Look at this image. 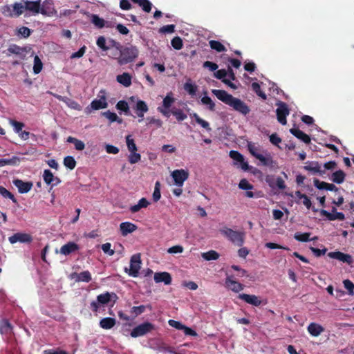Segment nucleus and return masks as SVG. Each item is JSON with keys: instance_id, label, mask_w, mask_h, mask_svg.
I'll return each instance as SVG.
<instances>
[{"instance_id": "1", "label": "nucleus", "mask_w": 354, "mask_h": 354, "mask_svg": "<svg viewBox=\"0 0 354 354\" xmlns=\"http://www.w3.org/2000/svg\"><path fill=\"white\" fill-rule=\"evenodd\" d=\"M212 92L219 100L232 107L237 112L244 115L250 113V107L243 101L233 97L225 90L213 89Z\"/></svg>"}, {"instance_id": "2", "label": "nucleus", "mask_w": 354, "mask_h": 354, "mask_svg": "<svg viewBox=\"0 0 354 354\" xmlns=\"http://www.w3.org/2000/svg\"><path fill=\"white\" fill-rule=\"evenodd\" d=\"M138 56V50L136 46H124L118 52L112 53V57L117 59L120 65L127 64L132 62Z\"/></svg>"}, {"instance_id": "3", "label": "nucleus", "mask_w": 354, "mask_h": 354, "mask_svg": "<svg viewBox=\"0 0 354 354\" xmlns=\"http://www.w3.org/2000/svg\"><path fill=\"white\" fill-rule=\"evenodd\" d=\"M220 232L236 246L241 247L245 242V234L244 232L235 231L228 227L221 229Z\"/></svg>"}, {"instance_id": "4", "label": "nucleus", "mask_w": 354, "mask_h": 354, "mask_svg": "<svg viewBox=\"0 0 354 354\" xmlns=\"http://www.w3.org/2000/svg\"><path fill=\"white\" fill-rule=\"evenodd\" d=\"M155 329V326L148 322H144L136 326L131 332L132 337L143 336Z\"/></svg>"}, {"instance_id": "5", "label": "nucleus", "mask_w": 354, "mask_h": 354, "mask_svg": "<svg viewBox=\"0 0 354 354\" xmlns=\"http://www.w3.org/2000/svg\"><path fill=\"white\" fill-rule=\"evenodd\" d=\"M110 301V294L109 292H106L97 295L96 301H92L91 302L90 308L94 313L97 314L100 305L108 304Z\"/></svg>"}, {"instance_id": "6", "label": "nucleus", "mask_w": 354, "mask_h": 354, "mask_svg": "<svg viewBox=\"0 0 354 354\" xmlns=\"http://www.w3.org/2000/svg\"><path fill=\"white\" fill-rule=\"evenodd\" d=\"M141 265V259L140 254H136L131 257L130 260V268L128 270L127 268H125V272H128L129 275L137 277L139 274V270L140 269Z\"/></svg>"}, {"instance_id": "7", "label": "nucleus", "mask_w": 354, "mask_h": 354, "mask_svg": "<svg viewBox=\"0 0 354 354\" xmlns=\"http://www.w3.org/2000/svg\"><path fill=\"white\" fill-rule=\"evenodd\" d=\"M277 105L278 108L276 110L277 120L280 124L285 125L287 123L286 117L289 115L290 110L283 102H279Z\"/></svg>"}, {"instance_id": "8", "label": "nucleus", "mask_w": 354, "mask_h": 354, "mask_svg": "<svg viewBox=\"0 0 354 354\" xmlns=\"http://www.w3.org/2000/svg\"><path fill=\"white\" fill-rule=\"evenodd\" d=\"M41 0L28 1L24 0V8L26 16H35L39 14Z\"/></svg>"}, {"instance_id": "9", "label": "nucleus", "mask_w": 354, "mask_h": 354, "mask_svg": "<svg viewBox=\"0 0 354 354\" xmlns=\"http://www.w3.org/2000/svg\"><path fill=\"white\" fill-rule=\"evenodd\" d=\"M8 241L11 244H15L17 242L21 243H30L32 241V236L28 233L17 232L10 236Z\"/></svg>"}, {"instance_id": "10", "label": "nucleus", "mask_w": 354, "mask_h": 354, "mask_svg": "<svg viewBox=\"0 0 354 354\" xmlns=\"http://www.w3.org/2000/svg\"><path fill=\"white\" fill-rule=\"evenodd\" d=\"M175 184L178 187H182L184 182L188 178L189 174L184 169H176L171 173Z\"/></svg>"}, {"instance_id": "11", "label": "nucleus", "mask_w": 354, "mask_h": 354, "mask_svg": "<svg viewBox=\"0 0 354 354\" xmlns=\"http://www.w3.org/2000/svg\"><path fill=\"white\" fill-rule=\"evenodd\" d=\"M328 256L331 259H337L348 265H351L353 263V259L351 255L339 251L330 252L328 253Z\"/></svg>"}, {"instance_id": "12", "label": "nucleus", "mask_w": 354, "mask_h": 354, "mask_svg": "<svg viewBox=\"0 0 354 354\" xmlns=\"http://www.w3.org/2000/svg\"><path fill=\"white\" fill-rule=\"evenodd\" d=\"M320 214L322 216H324L327 218L329 221H335V220H339V221H344L345 219V216L342 212H337L335 207H333L332 208V212H328V211L325 209H322L320 211Z\"/></svg>"}, {"instance_id": "13", "label": "nucleus", "mask_w": 354, "mask_h": 354, "mask_svg": "<svg viewBox=\"0 0 354 354\" xmlns=\"http://www.w3.org/2000/svg\"><path fill=\"white\" fill-rule=\"evenodd\" d=\"M14 185L17 187L20 194L28 193L32 187L33 184L30 181L24 182L20 179H15L12 181Z\"/></svg>"}, {"instance_id": "14", "label": "nucleus", "mask_w": 354, "mask_h": 354, "mask_svg": "<svg viewBox=\"0 0 354 354\" xmlns=\"http://www.w3.org/2000/svg\"><path fill=\"white\" fill-rule=\"evenodd\" d=\"M238 297L246 302L247 304H251L254 306H259L262 301L259 297L254 295H248L245 293L239 294Z\"/></svg>"}, {"instance_id": "15", "label": "nucleus", "mask_w": 354, "mask_h": 354, "mask_svg": "<svg viewBox=\"0 0 354 354\" xmlns=\"http://www.w3.org/2000/svg\"><path fill=\"white\" fill-rule=\"evenodd\" d=\"M7 50L9 53L17 55L20 60L26 59L27 53L26 48L20 47L17 44H12L9 46Z\"/></svg>"}, {"instance_id": "16", "label": "nucleus", "mask_w": 354, "mask_h": 354, "mask_svg": "<svg viewBox=\"0 0 354 354\" xmlns=\"http://www.w3.org/2000/svg\"><path fill=\"white\" fill-rule=\"evenodd\" d=\"M256 158L258 159L263 166L269 167L270 168H274L277 166V162L272 159V156L269 153H266L265 155L260 153L256 156Z\"/></svg>"}, {"instance_id": "17", "label": "nucleus", "mask_w": 354, "mask_h": 354, "mask_svg": "<svg viewBox=\"0 0 354 354\" xmlns=\"http://www.w3.org/2000/svg\"><path fill=\"white\" fill-rule=\"evenodd\" d=\"M304 169L306 171H311L313 174H318L319 176L325 174V170L321 169V166L317 161H308Z\"/></svg>"}, {"instance_id": "18", "label": "nucleus", "mask_w": 354, "mask_h": 354, "mask_svg": "<svg viewBox=\"0 0 354 354\" xmlns=\"http://www.w3.org/2000/svg\"><path fill=\"white\" fill-rule=\"evenodd\" d=\"M39 14H41L44 16H53L54 14L56 13V10H55L54 7L53 6L52 3H49L48 1H44L43 3H40V8H39Z\"/></svg>"}, {"instance_id": "19", "label": "nucleus", "mask_w": 354, "mask_h": 354, "mask_svg": "<svg viewBox=\"0 0 354 354\" xmlns=\"http://www.w3.org/2000/svg\"><path fill=\"white\" fill-rule=\"evenodd\" d=\"M154 281L156 283L163 282L165 285L171 283L172 279L171 274L167 272H156L154 274Z\"/></svg>"}, {"instance_id": "20", "label": "nucleus", "mask_w": 354, "mask_h": 354, "mask_svg": "<svg viewBox=\"0 0 354 354\" xmlns=\"http://www.w3.org/2000/svg\"><path fill=\"white\" fill-rule=\"evenodd\" d=\"M79 249L80 247L77 243L70 241L61 247L60 253L67 256L73 252L77 251Z\"/></svg>"}, {"instance_id": "21", "label": "nucleus", "mask_w": 354, "mask_h": 354, "mask_svg": "<svg viewBox=\"0 0 354 354\" xmlns=\"http://www.w3.org/2000/svg\"><path fill=\"white\" fill-rule=\"evenodd\" d=\"M225 286L227 288L230 289L234 292H239L244 288V286L243 284L232 279L230 277L226 278Z\"/></svg>"}, {"instance_id": "22", "label": "nucleus", "mask_w": 354, "mask_h": 354, "mask_svg": "<svg viewBox=\"0 0 354 354\" xmlns=\"http://www.w3.org/2000/svg\"><path fill=\"white\" fill-rule=\"evenodd\" d=\"M137 230V226L131 222H123L120 225L121 234L124 236L133 232Z\"/></svg>"}, {"instance_id": "23", "label": "nucleus", "mask_w": 354, "mask_h": 354, "mask_svg": "<svg viewBox=\"0 0 354 354\" xmlns=\"http://www.w3.org/2000/svg\"><path fill=\"white\" fill-rule=\"evenodd\" d=\"M290 132L296 138L303 141L304 143L309 144L310 142V136L300 129L297 128H292L290 129Z\"/></svg>"}, {"instance_id": "24", "label": "nucleus", "mask_w": 354, "mask_h": 354, "mask_svg": "<svg viewBox=\"0 0 354 354\" xmlns=\"http://www.w3.org/2000/svg\"><path fill=\"white\" fill-rule=\"evenodd\" d=\"M307 329L308 333L313 337L319 336L324 330L323 326L314 322L310 323Z\"/></svg>"}, {"instance_id": "25", "label": "nucleus", "mask_w": 354, "mask_h": 354, "mask_svg": "<svg viewBox=\"0 0 354 354\" xmlns=\"http://www.w3.org/2000/svg\"><path fill=\"white\" fill-rule=\"evenodd\" d=\"M116 80L125 87H129L131 85V75L128 73H123L121 75H118L116 77Z\"/></svg>"}, {"instance_id": "26", "label": "nucleus", "mask_w": 354, "mask_h": 354, "mask_svg": "<svg viewBox=\"0 0 354 354\" xmlns=\"http://www.w3.org/2000/svg\"><path fill=\"white\" fill-rule=\"evenodd\" d=\"M150 203L145 198H142L139 200L138 204L130 207L129 209L131 213H136L139 212L142 208H146Z\"/></svg>"}, {"instance_id": "27", "label": "nucleus", "mask_w": 354, "mask_h": 354, "mask_svg": "<svg viewBox=\"0 0 354 354\" xmlns=\"http://www.w3.org/2000/svg\"><path fill=\"white\" fill-rule=\"evenodd\" d=\"M116 321L112 317H105L100 320V326L105 330L112 328L115 325Z\"/></svg>"}, {"instance_id": "28", "label": "nucleus", "mask_w": 354, "mask_h": 354, "mask_svg": "<svg viewBox=\"0 0 354 354\" xmlns=\"http://www.w3.org/2000/svg\"><path fill=\"white\" fill-rule=\"evenodd\" d=\"M108 106V104L106 101L105 97H102L100 100H94L91 103V106L93 110H99L102 109H105Z\"/></svg>"}, {"instance_id": "29", "label": "nucleus", "mask_w": 354, "mask_h": 354, "mask_svg": "<svg viewBox=\"0 0 354 354\" xmlns=\"http://www.w3.org/2000/svg\"><path fill=\"white\" fill-rule=\"evenodd\" d=\"M346 177V174L342 170H338L333 173L331 180L337 184L342 183Z\"/></svg>"}, {"instance_id": "30", "label": "nucleus", "mask_w": 354, "mask_h": 354, "mask_svg": "<svg viewBox=\"0 0 354 354\" xmlns=\"http://www.w3.org/2000/svg\"><path fill=\"white\" fill-rule=\"evenodd\" d=\"M73 274H75L76 276L77 281H82V282L88 283V282L91 281L92 279L91 274L90 272L88 270L83 271L79 274L74 273Z\"/></svg>"}, {"instance_id": "31", "label": "nucleus", "mask_w": 354, "mask_h": 354, "mask_svg": "<svg viewBox=\"0 0 354 354\" xmlns=\"http://www.w3.org/2000/svg\"><path fill=\"white\" fill-rule=\"evenodd\" d=\"M19 158L17 156H12L11 158H2L0 159V167L6 165H17L19 163Z\"/></svg>"}, {"instance_id": "32", "label": "nucleus", "mask_w": 354, "mask_h": 354, "mask_svg": "<svg viewBox=\"0 0 354 354\" xmlns=\"http://www.w3.org/2000/svg\"><path fill=\"white\" fill-rule=\"evenodd\" d=\"M201 257L206 261L217 260L220 254L215 250H211L206 252H203Z\"/></svg>"}, {"instance_id": "33", "label": "nucleus", "mask_w": 354, "mask_h": 354, "mask_svg": "<svg viewBox=\"0 0 354 354\" xmlns=\"http://www.w3.org/2000/svg\"><path fill=\"white\" fill-rule=\"evenodd\" d=\"M209 44L210 48L212 49L216 50V52L221 53V52L226 51V48L219 41L210 40L209 41Z\"/></svg>"}, {"instance_id": "34", "label": "nucleus", "mask_w": 354, "mask_h": 354, "mask_svg": "<svg viewBox=\"0 0 354 354\" xmlns=\"http://www.w3.org/2000/svg\"><path fill=\"white\" fill-rule=\"evenodd\" d=\"M67 142L74 144L75 148L77 151H82L85 148L84 143L82 140H80L74 137H68Z\"/></svg>"}, {"instance_id": "35", "label": "nucleus", "mask_w": 354, "mask_h": 354, "mask_svg": "<svg viewBox=\"0 0 354 354\" xmlns=\"http://www.w3.org/2000/svg\"><path fill=\"white\" fill-rule=\"evenodd\" d=\"M13 11L17 16H20L24 13V0H21L20 2H16L12 5Z\"/></svg>"}, {"instance_id": "36", "label": "nucleus", "mask_w": 354, "mask_h": 354, "mask_svg": "<svg viewBox=\"0 0 354 354\" xmlns=\"http://www.w3.org/2000/svg\"><path fill=\"white\" fill-rule=\"evenodd\" d=\"M295 196L299 199H303L302 203L307 209H310L312 206V203L307 195L302 194L300 191L295 192Z\"/></svg>"}, {"instance_id": "37", "label": "nucleus", "mask_w": 354, "mask_h": 354, "mask_svg": "<svg viewBox=\"0 0 354 354\" xmlns=\"http://www.w3.org/2000/svg\"><path fill=\"white\" fill-rule=\"evenodd\" d=\"M102 115L106 118L111 122H118V123H122V120L119 118L116 113L111 112L110 111L102 112Z\"/></svg>"}, {"instance_id": "38", "label": "nucleus", "mask_w": 354, "mask_h": 354, "mask_svg": "<svg viewBox=\"0 0 354 354\" xmlns=\"http://www.w3.org/2000/svg\"><path fill=\"white\" fill-rule=\"evenodd\" d=\"M12 326L7 319L3 320L0 324V332L1 334H8L11 332Z\"/></svg>"}, {"instance_id": "39", "label": "nucleus", "mask_w": 354, "mask_h": 354, "mask_svg": "<svg viewBox=\"0 0 354 354\" xmlns=\"http://www.w3.org/2000/svg\"><path fill=\"white\" fill-rule=\"evenodd\" d=\"M252 91L263 100H266L267 96L266 93L261 91L260 84L257 82H253L251 85Z\"/></svg>"}, {"instance_id": "40", "label": "nucleus", "mask_w": 354, "mask_h": 354, "mask_svg": "<svg viewBox=\"0 0 354 354\" xmlns=\"http://www.w3.org/2000/svg\"><path fill=\"white\" fill-rule=\"evenodd\" d=\"M43 68V63L39 56L35 55L34 57V65H33V72L35 74H39Z\"/></svg>"}, {"instance_id": "41", "label": "nucleus", "mask_w": 354, "mask_h": 354, "mask_svg": "<svg viewBox=\"0 0 354 354\" xmlns=\"http://www.w3.org/2000/svg\"><path fill=\"white\" fill-rule=\"evenodd\" d=\"M64 165L69 169H73L76 166V161L73 156H68L64 159Z\"/></svg>"}, {"instance_id": "42", "label": "nucleus", "mask_w": 354, "mask_h": 354, "mask_svg": "<svg viewBox=\"0 0 354 354\" xmlns=\"http://www.w3.org/2000/svg\"><path fill=\"white\" fill-rule=\"evenodd\" d=\"M91 22L98 28H102L105 25V21L97 15H92Z\"/></svg>"}, {"instance_id": "43", "label": "nucleus", "mask_w": 354, "mask_h": 354, "mask_svg": "<svg viewBox=\"0 0 354 354\" xmlns=\"http://www.w3.org/2000/svg\"><path fill=\"white\" fill-rule=\"evenodd\" d=\"M197 88H198L197 86L191 82H187L184 84V89L192 96H194L196 95Z\"/></svg>"}, {"instance_id": "44", "label": "nucleus", "mask_w": 354, "mask_h": 354, "mask_svg": "<svg viewBox=\"0 0 354 354\" xmlns=\"http://www.w3.org/2000/svg\"><path fill=\"white\" fill-rule=\"evenodd\" d=\"M43 178L44 182L47 185H51L54 182V175L52 171L49 169H45L43 174Z\"/></svg>"}, {"instance_id": "45", "label": "nucleus", "mask_w": 354, "mask_h": 354, "mask_svg": "<svg viewBox=\"0 0 354 354\" xmlns=\"http://www.w3.org/2000/svg\"><path fill=\"white\" fill-rule=\"evenodd\" d=\"M193 118H194L196 122L200 124L202 127L207 129V131L211 130L209 122L201 118L197 113H194Z\"/></svg>"}, {"instance_id": "46", "label": "nucleus", "mask_w": 354, "mask_h": 354, "mask_svg": "<svg viewBox=\"0 0 354 354\" xmlns=\"http://www.w3.org/2000/svg\"><path fill=\"white\" fill-rule=\"evenodd\" d=\"M0 194L6 198H10L15 203L17 202L15 196L5 187L0 186Z\"/></svg>"}, {"instance_id": "47", "label": "nucleus", "mask_w": 354, "mask_h": 354, "mask_svg": "<svg viewBox=\"0 0 354 354\" xmlns=\"http://www.w3.org/2000/svg\"><path fill=\"white\" fill-rule=\"evenodd\" d=\"M126 142H127V146L128 150L130 152L137 151V150H138L137 146L135 143L134 140L131 138V136L130 135H129L126 137Z\"/></svg>"}, {"instance_id": "48", "label": "nucleus", "mask_w": 354, "mask_h": 354, "mask_svg": "<svg viewBox=\"0 0 354 354\" xmlns=\"http://www.w3.org/2000/svg\"><path fill=\"white\" fill-rule=\"evenodd\" d=\"M310 233H308V232H305V233L297 232L295 234L294 238L298 241L307 242V241H309L311 240L310 239Z\"/></svg>"}, {"instance_id": "49", "label": "nucleus", "mask_w": 354, "mask_h": 354, "mask_svg": "<svg viewBox=\"0 0 354 354\" xmlns=\"http://www.w3.org/2000/svg\"><path fill=\"white\" fill-rule=\"evenodd\" d=\"M10 124L13 127L14 131L16 133H19L22 131V129L25 127V124L21 122H18L15 120H10Z\"/></svg>"}, {"instance_id": "50", "label": "nucleus", "mask_w": 354, "mask_h": 354, "mask_svg": "<svg viewBox=\"0 0 354 354\" xmlns=\"http://www.w3.org/2000/svg\"><path fill=\"white\" fill-rule=\"evenodd\" d=\"M171 44L172 47L176 50H180L183 46V40L178 36L174 37L171 39Z\"/></svg>"}, {"instance_id": "51", "label": "nucleus", "mask_w": 354, "mask_h": 354, "mask_svg": "<svg viewBox=\"0 0 354 354\" xmlns=\"http://www.w3.org/2000/svg\"><path fill=\"white\" fill-rule=\"evenodd\" d=\"M201 102L203 104L207 105L210 111H214L215 110V104L209 96L203 97Z\"/></svg>"}, {"instance_id": "52", "label": "nucleus", "mask_w": 354, "mask_h": 354, "mask_svg": "<svg viewBox=\"0 0 354 354\" xmlns=\"http://www.w3.org/2000/svg\"><path fill=\"white\" fill-rule=\"evenodd\" d=\"M160 183L159 181H157L155 184L154 191L153 193V200L154 202H157L160 200Z\"/></svg>"}, {"instance_id": "53", "label": "nucleus", "mask_w": 354, "mask_h": 354, "mask_svg": "<svg viewBox=\"0 0 354 354\" xmlns=\"http://www.w3.org/2000/svg\"><path fill=\"white\" fill-rule=\"evenodd\" d=\"M141 159V156L136 151L130 152L128 156V160L131 164H136Z\"/></svg>"}, {"instance_id": "54", "label": "nucleus", "mask_w": 354, "mask_h": 354, "mask_svg": "<svg viewBox=\"0 0 354 354\" xmlns=\"http://www.w3.org/2000/svg\"><path fill=\"white\" fill-rule=\"evenodd\" d=\"M171 113L176 117L179 122L183 121L187 118V115L181 109H175L171 111Z\"/></svg>"}, {"instance_id": "55", "label": "nucleus", "mask_w": 354, "mask_h": 354, "mask_svg": "<svg viewBox=\"0 0 354 354\" xmlns=\"http://www.w3.org/2000/svg\"><path fill=\"white\" fill-rule=\"evenodd\" d=\"M146 12H149L151 10L152 4L149 0H140L138 3Z\"/></svg>"}, {"instance_id": "56", "label": "nucleus", "mask_w": 354, "mask_h": 354, "mask_svg": "<svg viewBox=\"0 0 354 354\" xmlns=\"http://www.w3.org/2000/svg\"><path fill=\"white\" fill-rule=\"evenodd\" d=\"M96 44L97 46L104 51L110 49V46L106 45V39L103 36H100L97 38Z\"/></svg>"}, {"instance_id": "57", "label": "nucleus", "mask_w": 354, "mask_h": 354, "mask_svg": "<svg viewBox=\"0 0 354 354\" xmlns=\"http://www.w3.org/2000/svg\"><path fill=\"white\" fill-rule=\"evenodd\" d=\"M136 112H147L149 109L145 103V102L142 100H138L136 103Z\"/></svg>"}, {"instance_id": "58", "label": "nucleus", "mask_w": 354, "mask_h": 354, "mask_svg": "<svg viewBox=\"0 0 354 354\" xmlns=\"http://www.w3.org/2000/svg\"><path fill=\"white\" fill-rule=\"evenodd\" d=\"M344 288L348 290L350 295H354V283L349 279H345L343 281Z\"/></svg>"}, {"instance_id": "59", "label": "nucleus", "mask_w": 354, "mask_h": 354, "mask_svg": "<svg viewBox=\"0 0 354 354\" xmlns=\"http://www.w3.org/2000/svg\"><path fill=\"white\" fill-rule=\"evenodd\" d=\"M230 157L238 162H243V156L237 151L232 150L230 151Z\"/></svg>"}, {"instance_id": "60", "label": "nucleus", "mask_w": 354, "mask_h": 354, "mask_svg": "<svg viewBox=\"0 0 354 354\" xmlns=\"http://www.w3.org/2000/svg\"><path fill=\"white\" fill-rule=\"evenodd\" d=\"M116 108L118 110L124 111L126 114H127L129 111L128 103L124 100L119 101L116 104Z\"/></svg>"}, {"instance_id": "61", "label": "nucleus", "mask_w": 354, "mask_h": 354, "mask_svg": "<svg viewBox=\"0 0 354 354\" xmlns=\"http://www.w3.org/2000/svg\"><path fill=\"white\" fill-rule=\"evenodd\" d=\"M175 31V25L169 24L163 26L159 29V32L166 34V33H173Z\"/></svg>"}, {"instance_id": "62", "label": "nucleus", "mask_w": 354, "mask_h": 354, "mask_svg": "<svg viewBox=\"0 0 354 354\" xmlns=\"http://www.w3.org/2000/svg\"><path fill=\"white\" fill-rule=\"evenodd\" d=\"M239 187L240 189L243 190H251L253 189V185L250 184L246 179H242L240 180Z\"/></svg>"}, {"instance_id": "63", "label": "nucleus", "mask_w": 354, "mask_h": 354, "mask_svg": "<svg viewBox=\"0 0 354 354\" xmlns=\"http://www.w3.org/2000/svg\"><path fill=\"white\" fill-rule=\"evenodd\" d=\"M111 247V245L110 243H106L102 245V250L105 254L112 256L114 254L115 251L114 250H112Z\"/></svg>"}, {"instance_id": "64", "label": "nucleus", "mask_w": 354, "mask_h": 354, "mask_svg": "<svg viewBox=\"0 0 354 354\" xmlns=\"http://www.w3.org/2000/svg\"><path fill=\"white\" fill-rule=\"evenodd\" d=\"M31 32L32 30L26 26H22L18 30V33L24 38L28 37L30 35Z\"/></svg>"}]
</instances>
